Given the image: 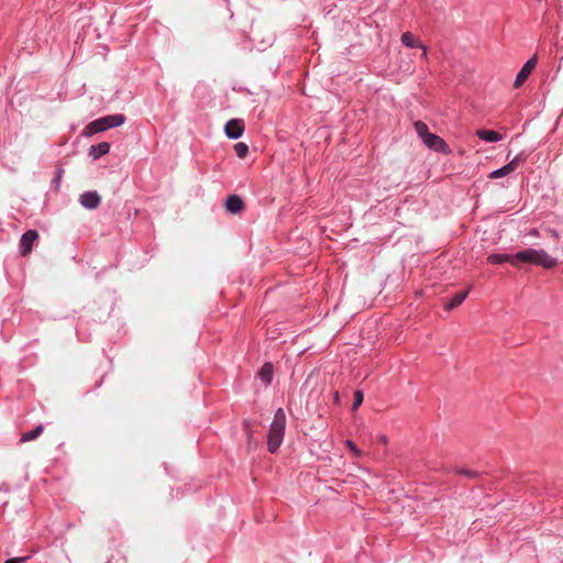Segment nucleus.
<instances>
[{
  "mask_svg": "<svg viewBox=\"0 0 563 563\" xmlns=\"http://www.w3.org/2000/svg\"><path fill=\"white\" fill-rule=\"evenodd\" d=\"M420 48L422 49L420 57L426 60L428 58L427 47L422 44Z\"/></svg>",
  "mask_w": 563,
  "mask_h": 563,
  "instance_id": "nucleus-23",
  "label": "nucleus"
},
{
  "mask_svg": "<svg viewBox=\"0 0 563 563\" xmlns=\"http://www.w3.org/2000/svg\"><path fill=\"white\" fill-rule=\"evenodd\" d=\"M378 440L379 442H382L383 444H386L387 443V438L385 435H379L378 437Z\"/></svg>",
  "mask_w": 563,
  "mask_h": 563,
  "instance_id": "nucleus-24",
  "label": "nucleus"
},
{
  "mask_svg": "<svg viewBox=\"0 0 563 563\" xmlns=\"http://www.w3.org/2000/svg\"><path fill=\"white\" fill-rule=\"evenodd\" d=\"M487 261L492 264H501L505 262H509L511 265L517 266V258H515V255H508V254H490L487 257Z\"/></svg>",
  "mask_w": 563,
  "mask_h": 563,
  "instance_id": "nucleus-11",
  "label": "nucleus"
},
{
  "mask_svg": "<svg viewBox=\"0 0 563 563\" xmlns=\"http://www.w3.org/2000/svg\"><path fill=\"white\" fill-rule=\"evenodd\" d=\"M125 117L123 114H113V115H106L100 119H97L92 122H90L86 129L85 133L87 135H92L99 132L107 131L111 128L120 126L124 123Z\"/></svg>",
  "mask_w": 563,
  "mask_h": 563,
  "instance_id": "nucleus-4",
  "label": "nucleus"
},
{
  "mask_svg": "<svg viewBox=\"0 0 563 563\" xmlns=\"http://www.w3.org/2000/svg\"><path fill=\"white\" fill-rule=\"evenodd\" d=\"M38 239V233L35 230H27L20 240V253L26 256L32 252L33 243Z\"/></svg>",
  "mask_w": 563,
  "mask_h": 563,
  "instance_id": "nucleus-6",
  "label": "nucleus"
},
{
  "mask_svg": "<svg viewBox=\"0 0 563 563\" xmlns=\"http://www.w3.org/2000/svg\"><path fill=\"white\" fill-rule=\"evenodd\" d=\"M224 132L230 139H239L244 132V122L240 119H231L227 122Z\"/></svg>",
  "mask_w": 563,
  "mask_h": 563,
  "instance_id": "nucleus-7",
  "label": "nucleus"
},
{
  "mask_svg": "<svg viewBox=\"0 0 563 563\" xmlns=\"http://www.w3.org/2000/svg\"><path fill=\"white\" fill-rule=\"evenodd\" d=\"M225 208L230 213L235 214L243 210L244 202L239 196L232 195L228 197L225 201Z\"/></svg>",
  "mask_w": 563,
  "mask_h": 563,
  "instance_id": "nucleus-10",
  "label": "nucleus"
},
{
  "mask_svg": "<svg viewBox=\"0 0 563 563\" xmlns=\"http://www.w3.org/2000/svg\"><path fill=\"white\" fill-rule=\"evenodd\" d=\"M517 265L519 263H528L542 266L550 269L558 265V261L550 256L544 250L526 249L515 254Z\"/></svg>",
  "mask_w": 563,
  "mask_h": 563,
  "instance_id": "nucleus-1",
  "label": "nucleus"
},
{
  "mask_svg": "<svg viewBox=\"0 0 563 563\" xmlns=\"http://www.w3.org/2000/svg\"><path fill=\"white\" fill-rule=\"evenodd\" d=\"M459 474H463L465 475L466 477L468 478H475L477 476V473L474 472V471H468V470H459L457 471Z\"/></svg>",
  "mask_w": 563,
  "mask_h": 563,
  "instance_id": "nucleus-21",
  "label": "nucleus"
},
{
  "mask_svg": "<svg viewBox=\"0 0 563 563\" xmlns=\"http://www.w3.org/2000/svg\"><path fill=\"white\" fill-rule=\"evenodd\" d=\"M234 152L240 158H244L249 153V146L245 143H236L234 145Z\"/></svg>",
  "mask_w": 563,
  "mask_h": 563,
  "instance_id": "nucleus-18",
  "label": "nucleus"
},
{
  "mask_svg": "<svg viewBox=\"0 0 563 563\" xmlns=\"http://www.w3.org/2000/svg\"><path fill=\"white\" fill-rule=\"evenodd\" d=\"M468 290L460 291L453 296V298L444 305L445 310H452L459 307L467 297Z\"/></svg>",
  "mask_w": 563,
  "mask_h": 563,
  "instance_id": "nucleus-13",
  "label": "nucleus"
},
{
  "mask_svg": "<svg viewBox=\"0 0 563 563\" xmlns=\"http://www.w3.org/2000/svg\"><path fill=\"white\" fill-rule=\"evenodd\" d=\"M413 128L418 136L422 140L423 144L428 148L442 154L451 153V150L445 141L442 137L429 132L428 125L424 122L416 121L413 123Z\"/></svg>",
  "mask_w": 563,
  "mask_h": 563,
  "instance_id": "nucleus-2",
  "label": "nucleus"
},
{
  "mask_svg": "<svg viewBox=\"0 0 563 563\" xmlns=\"http://www.w3.org/2000/svg\"><path fill=\"white\" fill-rule=\"evenodd\" d=\"M43 430H44L43 426L40 424L34 430L22 433L20 441L21 442L33 441V440L37 439L43 433Z\"/></svg>",
  "mask_w": 563,
  "mask_h": 563,
  "instance_id": "nucleus-17",
  "label": "nucleus"
},
{
  "mask_svg": "<svg viewBox=\"0 0 563 563\" xmlns=\"http://www.w3.org/2000/svg\"><path fill=\"white\" fill-rule=\"evenodd\" d=\"M27 556H24V558H13V559H9L7 560L4 563H24L27 561Z\"/></svg>",
  "mask_w": 563,
  "mask_h": 563,
  "instance_id": "nucleus-22",
  "label": "nucleus"
},
{
  "mask_svg": "<svg viewBox=\"0 0 563 563\" xmlns=\"http://www.w3.org/2000/svg\"><path fill=\"white\" fill-rule=\"evenodd\" d=\"M110 151V144L108 142H101L97 145H92L89 150V155L92 156L93 159L106 155Z\"/></svg>",
  "mask_w": 563,
  "mask_h": 563,
  "instance_id": "nucleus-12",
  "label": "nucleus"
},
{
  "mask_svg": "<svg viewBox=\"0 0 563 563\" xmlns=\"http://www.w3.org/2000/svg\"><path fill=\"white\" fill-rule=\"evenodd\" d=\"M400 40L407 47H422L421 41L410 32H405Z\"/></svg>",
  "mask_w": 563,
  "mask_h": 563,
  "instance_id": "nucleus-15",
  "label": "nucleus"
},
{
  "mask_svg": "<svg viewBox=\"0 0 563 563\" xmlns=\"http://www.w3.org/2000/svg\"><path fill=\"white\" fill-rule=\"evenodd\" d=\"M537 62L538 59L537 56L534 55L525 63L520 71L517 74V77L514 82V88L517 89L523 85V82L527 80L531 71L534 69Z\"/></svg>",
  "mask_w": 563,
  "mask_h": 563,
  "instance_id": "nucleus-5",
  "label": "nucleus"
},
{
  "mask_svg": "<svg viewBox=\"0 0 563 563\" xmlns=\"http://www.w3.org/2000/svg\"><path fill=\"white\" fill-rule=\"evenodd\" d=\"M363 398V393L361 390L354 391V399L352 405L353 410H356L362 405Z\"/></svg>",
  "mask_w": 563,
  "mask_h": 563,
  "instance_id": "nucleus-19",
  "label": "nucleus"
},
{
  "mask_svg": "<svg viewBox=\"0 0 563 563\" xmlns=\"http://www.w3.org/2000/svg\"><path fill=\"white\" fill-rule=\"evenodd\" d=\"M286 416L284 410L279 408L275 412L267 437V448L271 453H275L279 449L284 438Z\"/></svg>",
  "mask_w": 563,
  "mask_h": 563,
  "instance_id": "nucleus-3",
  "label": "nucleus"
},
{
  "mask_svg": "<svg viewBox=\"0 0 563 563\" xmlns=\"http://www.w3.org/2000/svg\"><path fill=\"white\" fill-rule=\"evenodd\" d=\"M525 161V157H522L521 155H517L511 162H509L507 165L503 166L501 168L499 169H496L494 170L489 177L490 178H499V177H503V176H506L510 173H512L514 170L517 169V167L519 166L520 163H522Z\"/></svg>",
  "mask_w": 563,
  "mask_h": 563,
  "instance_id": "nucleus-8",
  "label": "nucleus"
},
{
  "mask_svg": "<svg viewBox=\"0 0 563 563\" xmlns=\"http://www.w3.org/2000/svg\"><path fill=\"white\" fill-rule=\"evenodd\" d=\"M476 135L486 142H498L501 140V135L493 130H477Z\"/></svg>",
  "mask_w": 563,
  "mask_h": 563,
  "instance_id": "nucleus-14",
  "label": "nucleus"
},
{
  "mask_svg": "<svg viewBox=\"0 0 563 563\" xmlns=\"http://www.w3.org/2000/svg\"><path fill=\"white\" fill-rule=\"evenodd\" d=\"M100 200L101 198L96 191H87L80 196V203L87 209H96Z\"/></svg>",
  "mask_w": 563,
  "mask_h": 563,
  "instance_id": "nucleus-9",
  "label": "nucleus"
},
{
  "mask_svg": "<svg viewBox=\"0 0 563 563\" xmlns=\"http://www.w3.org/2000/svg\"><path fill=\"white\" fill-rule=\"evenodd\" d=\"M345 444H346V446L351 450V452H352L355 456H357V457L362 456V454H363V453H362V451H361V450H358V449H357V446H356L352 441L347 440V441L345 442Z\"/></svg>",
  "mask_w": 563,
  "mask_h": 563,
  "instance_id": "nucleus-20",
  "label": "nucleus"
},
{
  "mask_svg": "<svg viewBox=\"0 0 563 563\" xmlns=\"http://www.w3.org/2000/svg\"><path fill=\"white\" fill-rule=\"evenodd\" d=\"M550 233L552 234V238H554L555 240H559V234L556 231L550 230Z\"/></svg>",
  "mask_w": 563,
  "mask_h": 563,
  "instance_id": "nucleus-25",
  "label": "nucleus"
},
{
  "mask_svg": "<svg viewBox=\"0 0 563 563\" xmlns=\"http://www.w3.org/2000/svg\"><path fill=\"white\" fill-rule=\"evenodd\" d=\"M257 375L265 385L271 384L273 378V365L265 363Z\"/></svg>",
  "mask_w": 563,
  "mask_h": 563,
  "instance_id": "nucleus-16",
  "label": "nucleus"
},
{
  "mask_svg": "<svg viewBox=\"0 0 563 563\" xmlns=\"http://www.w3.org/2000/svg\"><path fill=\"white\" fill-rule=\"evenodd\" d=\"M247 433H249V444L251 445V443H252V434H251L250 431H247Z\"/></svg>",
  "mask_w": 563,
  "mask_h": 563,
  "instance_id": "nucleus-26",
  "label": "nucleus"
}]
</instances>
